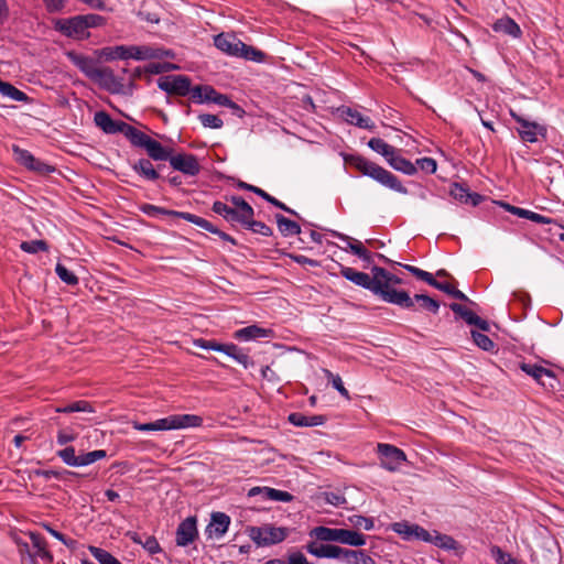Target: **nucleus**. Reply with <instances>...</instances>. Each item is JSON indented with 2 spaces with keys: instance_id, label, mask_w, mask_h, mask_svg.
Instances as JSON below:
<instances>
[{
  "instance_id": "nucleus-37",
  "label": "nucleus",
  "mask_w": 564,
  "mask_h": 564,
  "mask_svg": "<svg viewBox=\"0 0 564 564\" xmlns=\"http://www.w3.org/2000/svg\"><path fill=\"white\" fill-rule=\"evenodd\" d=\"M127 536H129L134 543L141 544L150 554H158L162 551L158 540L152 535L147 536L143 541L139 533L129 531L127 532Z\"/></svg>"
},
{
  "instance_id": "nucleus-46",
  "label": "nucleus",
  "mask_w": 564,
  "mask_h": 564,
  "mask_svg": "<svg viewBox=\"0 0 564 564\" xmlns=\"http://www.w3.org/2000/svg\"><path fill=\"white\" fill-rule=\"evenodd\" d=\"M230 202L234 205V208L238 210L242 219H247L249 221L250 218H253V208L242 197L231 196Z\"/></svg>"
},
{
  "instance_id": "nucleus-22",
  "label": "nucleus",
  "mask_w": 564,
  "mask_h": 564,
  "mask_svg": "<svg viewBox=\"0 0 564 564\" xmlns=\"http://www.w3.org/2000/svg\"><path fill=\"white\" fill-rule=\"evenodd\" d=\"M426 542L432 543L445 551H453L456 554L464 553V547L454 538L440 533L438 531H433L431 533V540H427Z\"/></svg>"
},
{
  "instance_id": "nucleus-29",
  "label": "nucleus",
  "mask_w": 564,
  "mask_h": 564,
  "mask_svg": "<svg viewBox=\"0 0 564 564\" xmlns=\"http://www.w3.org/2000/svg\"><path fill=\"white\" fill-rule=\"evenodd\" d=\"M122 134L129 139L132 145L142 148L147 150L148 145L150 144L152 138H150L147 133L135 129L134 127L130 124L124 126V130Z\"/></svg>"
},
{
  "instance_id": "nucleus-19",
  "label": "nucleus",
  "mask_w": 564,
  "mask_h": 564,
  "mask_svg": "<svg viewBox=\"0 0 564 564\" xmlns=\"http://www.w3.org/2000/svg\"><path fill=\"white\" fill-rule=\"evenodd\" d=\"M338 111L341 118H344L345 121H347L350 124L370 131H372L376 128L375 123L371 121L370 118L364 117L359 111L350 107H340Z\"/></svg>"
},
{
  "instance_id": "nucleus-16",
  "label": "nucleus",
  "mask_w": 564,
  "mask_h": 564,
  "mask_svg": "<svg viewBox=\"0 0 564 564\" xmlns=\"http://www.w3.org/2000/svg\"><path fill=\"white\" fill-rule=\"evenodd\" d=\"M196 523L195 517H188L178 524L176 530V544L178 546H187L197 538Z\"/></svg>"
},
{
  "instance_id": "nucleus-15",
  "label": "nucleus",
  "mask_w": 564,
  "mask_h": 564,
  "mask_svg": "<svg viewBox=\"0 0 564 564\" xmlns=\"http://www.w3.org/2000/svg\"><path fill=\"white\" fill-rule=\"evenodd\" d=\"M230 525V517L224 512H213L210 522L206 527L205 534L208 539L223 538Z\"/></svg>"
},
{
  "instance_id": "nucleus-5",
  "label": "nucleus",
  "mask_w": 564,
  "mask_h": 564,
  "mask_svg": "<svg viewBox=\"0 0 564 564\" xmlns=\"http://www.w3.org/2000/svg\"><path fill=\"white\" fill-rule=\"evenodd\" d=\"M56 455L68 466L83 467L105 458L107 453L104 449H96L88 453H79L77 455L73 446H67L57 451Z\"/></svg>"
},
{
  "instance_id": "nucleus-49",
  "label": "nucleus",
  "mask_w": 564,
  "mask_h": 564,
  "mask_svg": "<svg viewBox=\"0 0 564 564\" xmlns=\"http://www.w3.org/2000/svg\"><path fill=\"white\" fill-rule=\"evenodd\" d=\"M413 299V303L414 302H420L421 303V306L426 310V311H430L434 314H436L438 312V308H440V303L430 297L429 295H425V294H415Z\"/></svg>"
},
{
  "instance_id": "nucleus-63",
  "label": "nucleus",
  "mask_w": 564,
  "mask_h": 564,
  "mask_svg": "<svg viewBox=\"0 0 564 564\" xmlns=\"http://www.w3.org/2000/svg\"><path fill=\"white\" fill-rule=\"evenodd\" d=\"M86 25V29L101 26L106 23V19L99 14H84L82 15Z\"/></svg>"
},
{
  "instance_id": "nucleus-35",
  "label": "nucleus",
  "mask_w": 564,
  "mask_h": 564,
  "mask_svg": "<svg viewBox=\"0 0 564 564\" xmlns=\"http://www.w3.org/2000/svg\"><path fill=\"white\" fill-rule=\"evenodd\" d=\"M339 543L347 544L350 546H362L366 544V538L364 534L348 529H339L338 541Z\"/></svg>"
},
{
  "instance_id": "nucleus-14",
  "label": "nucleus",
  "mask_w": 564,
  "mask_h": 564,
  "mask_svg": "<svg viewBox=\"0 0 564 564\" xmlns=\"http://www.w3.org/2000/svg\"><path fill=\"white\" fill-rule=\"evenodd\" d=\"M520 369L527 375L531 376L538 383L542 384L543 387L554 388L556 377L553 371L541 366L527 362L520 364Z\"/></svg>"
},
{
  "instance_id": "nucleus-62",
  "label": "nucleus",
  "mask_w": 564,
  "mask_h": 564,
  "mask_svg": "<svg viewBox=\"0 0 564 564\" xmlns=\"http://www.w3.org/2000/svg\"><path fill=\"white\" fill-rule=\"evenodd\" d=\"M490 554L498 564H509L513 558L509 553L503 552L497 545L491 546Z\"/></svg>"
},
{
  "instance_id": "nucleus-57",
  "label": "nucleus",
  "mask_w": 564,
  "mask_h": 564,
  "mask_svg": "<svg viewBox=\"0 0 564 564\" xmlns=\"http://www.w3.org/2000/svg\"><path fill=\"white\" fill-rule=\"evenodd\" d=\"M471 337L474 339V343L481 349L489 351L494 348V341L485 334L471 330Z\"/></svg>"
},
{
  "instance_id": "nucleus-64",
  "label": "nucleus",
  "mask_w": 564,
  "mask_h": 564,
  "mask_svg": "<svg viewBox=\"0 0 564 564\" xmlns=\"http://www.w3.org/2000/svg\"><path fill=\"white\" fill-rule=\"evenodd\" d=\"M349 520L355 528H364L367 531L373 529V520L370 518L354 516Z\"/></svg>"
},
{
  "instance_id": "nucleus-47",
  "label": "nucleus",
  "mask_w": 564,
  "mask_h": 564,
  "mask_svg": "<svg viewBox=\"0 0 564 564\" xmlns=\"http://www.w3.org/2000/svg\"><path fill=\"white\" fill-rule=\"evenodd\" d=\"M348 564H377L376 561L364 551L347 550L344 560Z\"/></svg>"
},
{
  "instance_id": "nucleus-38",
  "label": "nucleus",
  "mask_w": 564,
  "mask_h": 564,
  "mask_svg": "<svg viewBox=\"0 0 564 564\" xmlns=\"http://www.w3.org/2000/svg\"><path fill=\"white\" fill-rule=\"evenodd\" d=\"M275 220L280 232L284 237L295 236L301 234V227L297 223L284 217L281 214L275 215Z\"/></svg>"
},
{
  "instance_id": "nucleus-51",
  "label": "nucleus",
  "mask_w": 564,
  "mask_h": 564,
  "mask_svg": "<svg viewBox=\"0 0 564 564\" xmlns=\"http://www.w3.org/2000/svg\"><path fill=\"white\" fill-rule=\"evenodd\" d=\"M214 104L231 108L238 117H242L245 111L236 102H234L228 96L217 93Z\"/></svg>"
},
{
  "instance_id": "nucleus-32",
  "label": "nucleus",
  "mask_w": 564,
  "mask_h": 564,
  "mask_svg": "<svg viewBox=\"0 0 564 564\" xmlns=\"http://www.w3.org/2000/svg\"><path fill=\"white\" fill-rule=\"evenodd\" d=\"M326 421L324 415H305L294 412L289 415V422L295 426H317L323 425Z\"/></svg>"
},
{
  "instance_id": "nucleus-31",
  "label": "nucleus",
  "mask_w": 564,
  "mask_h": 564,
  "mask_svg": "<svg viewBox=\"0 0 564 564\" xmlns=\"http://www.w3.org/2000/svg\"><path fill=\"white\" fill-rule=\"evenodd\" d=\"M212 209L215 214L223 216L227 221L238 223L241 225H243V223L248 221L247 219H242V217L240 216L238 210H236L234 207H230L223 202H219V200L215 202L213 204Z\"/></svg>"
},
{
  "instance_id": "nucleus-58",
  "label": "nucleus",
  "mask_w": 564,
  "mask_h": 564,
  "mask_svg": "<svg viewBox=\"0 0 564 564\" xmlns=\"http://www.w3.org/2000/svg\"><path fill=\"white\" fill-rule=\"evenodd\" d=\"M265 499L289 502L293 499V496L288 491H282L268 487L265 488Z\"/></svg>"
},
{
  "instance_id": "nucleus-52",
  "label": "nucleus",
  "mask_w": 564,
  "mask_h": 564,
  "mask_svg": "<svg viewBox=\"0 0 564 564\" xmlns=\"http://www.w3.org/2000/svg\"><path fill=\"white\" fill-rule=\"evenodd\" d=\"M55 272L57 276L68 285H76L78 283V278L61 263L56 264Z\"/></svg>"
},
{
  "instance_id": "nucleus-13",
  "label": "nucleus",
  "mask_w": 564,
  "mask_h": 564,
  "mask_svg": "<svg viewBox=\"0 0 564 564\" xmlns=\"http://www.w3.org/2000/svg\"><path fill=\"white\" fill-rule=\"evenodd\" d=\"M55 29L68 37H82L86 34V25L82 15L57 20Z\"/></svg>"
},
{
  "instance_id": "nucleus-53",
  "label": "nucleus",
  "mask_w": 564,
  "mask_h": 564,
  "mask_svg": "<svg viewBox=\"0 0 564 564\" xmlns=\"http://www.w3.org/2000/svg\"><path fill=\"white\" fill-rule=\"evenodd\" d=\"M326 378L332 383V386L346 399H350L348 390L344 387L341 378L338 375H334L329 370H324Z\"/></svg>"
},
{
  "instance_id": "nucleus-28",
  "label": "nucleus",
  "mask_w": 564,
  "mask_h": 564,
  "mask_svg": "<svg viewBox=\"0 0 564 564\" xmlns=\"http://www.w3.org/2000/svg\"><path fill=\"white\" fill-rule=\"evenodd\" d=\"M492 30L497 33H502L506 35H510L514 39H518L521 36L522 32L520 26L509 17H503L501 19H498L492 24Z\"/></svg>"
},
{
  "instance_id": "nucleus-11",
  "label": "nucleus",
  "mask_w": 564,
  "mask_h": 564,
  "mask_svg": "<svg viewBox=\"0 0 564 564\" xmlns=\"http://www.w3.org/2000/svg\"><path fill=\"white\" fill-rule=\"evenodd\" d=\"M347 550L348 549L333 544H324L318 541H312L306 545V551L316 557L339 558L343 561L345 560Z\"/></svg>"
},
{
  "instance_id": "nucleus-48",
  "label": "nucleus",
  "mask_w": 564,
  "mask_h": 564,
  "mask_svg": "<svg viewBox=\"0 0 564 564\" xmlns=\"http://www.w3.org/2000/svg\"><path fill=\"white\" fill-rule=\"evenodd\" d=\"M88 550L99 564H121L112 554L101 547L90 545Z\"/></svg>"
},
{
  "instance_id": "nucleus-4",
  "label": "nucleus",
  "mask_w": 564,
  "mask_h": 564,
  "mask_svg": "<svg viewBox=\"0 0 564 564\" xmlns=\"http://www.w3.org/2000/svg\"><path fill=\"white\" fill-rule=\"evenodd\" d=\"M250 539L258 546H269L284 541L289 534V530L283 527H273L264 524L261 527H250L248 529Z\"/></svg>"
},
{
  "instance_id": "nucleus-50",
  "label": "nucleus",
  "mask_w": 564,
  "mask_h": 564,
  "mask_svg": "<svg viewBox=\"0 0 564 564\" xmlns=\"http://www.w3.org/2000/svg\"><path fill=\"white\" fill-rule=\"evenodd\" d=\"M403 268L410 273H412L415 278L426 282L431 286H433L436 282V279L427 271H424L411 264H404Z\"/></svg>"
},
{
  "instance_id": "nucleus-25",
  "label": "nucleus",
  "mask_w": 564,
  "mask_h": 564,
  "mask_svg": "<svg viewBox=\"0 0 564 564\" xmlns=\"http://www.w3.org/2000/svg\"><path fill=\"white\" fill-rule=\"evenodd\" d=\"M170 430L197 427L203 424V419L194 414H174L167 416Z\"/></svg>"
},
{
  "instance_id": "nucleus-54",
  "label": "nucleus",
  "mask_w": 564,
  "mask_h": 564,
  "mask_svg": "<svg viewBox=\"0 0 564 564\" xmlns=\"http://www.w3.org/2000/svg\"><path fill=\"white\" fill-rule=\"evenodd\" d=\"M242 226H245L246 228L252 230L254 234H260V235L265 236V237L272 235V229L269 226H267L262 221L253 220V218H250L249 221L243 223Z\"/></svg>"
},
{
  "instance_id": "nucleus-6",
  "label": "nucleus",
  "mask_w": 564,
  "mask_h": 564,
  "mask_svg": "<svg viewBox=\"0 0 564 564\" xmlns=\"http://www.w3.org/2000/svg\"><path fill=\"white\" fill-rule=\"evenodd\" d=\"M377 449L381 467L389 471L398 470L406 460L404 452L393 445L379 443Z\"/></svg>"
},
{
  "instance_id": "nucleus-1",
  "label": "nucleus",
  "mask_w": 564,
  "mask_h": 564,
  "mask_svg": "<svg viewBox=\"0 0 564 564\" xmlns=\"http://www.w3.org/2000/svg\"><path fill=\"white\" fill-rule=\"evenodd\" d=\"M372 271L377 272V280L380 289V291H377L378 296H380L384 302L395 304L403 308L413 307V299L408 292L398 291L392 288V285H398L403 282L401 278L380 267H373Z\"/></svg>"
},
{
  "instance_id": "nucleus-8",
  "label": "nucleus",
  "mask_w": 564,
  "mask_h": 564,
  "mask_svg": "<svg viewBox=\"0 0 564 564\" xmlns=\"http://www.w3.org/2000/svg\"><path fill=\"white\" fill-rule=\"evenodd\" d=\"M158 86L167 94L186 96L191 90V80L183 75L163 76L158 80Z\"/></svg>"
},
{
  "instance_id": "nucleus-39",
  "label": "nucleus",
  "mask_w": 564,
  "mask_h": 564,
  "mask_svg": "<svg viewBox=\"0 0 564 564\" xmlns=\"http://www.w3.org/2000/svg\"><path fill=\"white\" fill-rule=\"evenodd\" d=\"M339 529H332L326 527L314 528L310 535L315 538L318 542H337Z\"/></svg>"
},
{
  "instance_id": "nucleus-7",
  "label": "nucleus",
  "mask_w": 564,
  "mask_h": 564,
  "mask_svg": "<svg viewBox=\"0 0 564 564\" xmlns=\"http://www.w3.org/2000/svg\"><path fill=\"white\" fill-rule=\"evenodd\" d=\"M371 272L372 276H370L368 273L356 271L349 267H340V274L345 279L358 286L371 291L375 295H377V291H380L377 280V272L372 270Z\"/></svg>"
},
{
  "instance_id": "nucleus-43",
  "label": "nucleus",
  "mask_w": 564,
  "mask_h": 564,
  "mask_svg": "<svg viewBox=\"0 0 564 564\" xmlns=\"http://www.w3.org/2000/svg\"><path fill=\"white\" fill-rule=\"evenodd\" d=\"M224 354L227 356L234 358L237 362L241 364L245 368H248L249 366L253 365V362L250 360L249 356L243 352L241 348L234 344L226 345Z\"/></svg>"
},
{
  "instance_id": "nucleus-40",
  "label": "nucleus",
  "mask_w": 564,
  "mask_h": 564,
  "mask_svg": "<svg viewBox=\"0 0 564 564\" xmlns=\"http://www.w3.org/2000/svg\"><path fill=\"white\" fill-rule=\"evenodd\" d=\"M132 426L134 430L141 432H154V431H170L169 419L163 417L150 423H139L132 422Z\"/></svg>"
},
{
  "instance_id": "nucleus-55",
  "label": "nucleus",
  "mask_w": 564,
  "mask_h": 564,
  "mask_svg": "<svg viewBox=\"0 0 564 564\" xmlns=\"http://www.w3.org/2000/svg\"><path fill=\"white\" fill-rule=\"evenodd\" d=\"M20 248L28 253H37L39 251H46L47 250V243L44 240H31V241H23L20 245Z\"/></svg>"
},
{
  "instance_id": "nucleus-30",
  "label": "nucleus",
  "mask_w": 564,
  "mask_h": 564,
  "mask_svg": "<svg viewBox=\"0 0 564 564\" xmlns=\"http://www.w3.org/2000/svg\"><path fill=\"white\" fill-rule=\"evenodd\" d=\"M387 162L392 169L406 175H414L416 173V165L408 159L401 156L399 154V150H395Z\"/></svg>"
},
{
  "instance_id": "nucleus-12",
  "label": "nucleus",
  "mask_w": 564,
  "mask_h": 564,
  "mask_svg": "<svg viewBox=\"0 0 564 564\" xmlns=\"http://www.w3.org/2000/svg\"><path fill=\"white\" fill-rule=\"evenodd\" d=\"M91 80L111 94H119L123 89L122 82L115 76L112 69L109 67L99 66Z\"/></svg>"
},
{
  "instance_id": "nucleus-44",
  "label": "nucleus",
  "mask_w": 564,
  "mask_h": 564,
  "mask_svg": "<svg viewBox=\"0 0 564 564\" xmlns=\"http://www.w3.org/2000/svg\"><path fill=\"white\" fill-rule=\"evenodd\" d=\"M30 539L33 544V547L36 549L34 556H39L42 560L51 562L53 556L46 550V542L43 536L37 533H30Z\"/></svg>"
},
{
  "instance_id": "nucleus-17",
  "label": "nucleus",
  "mask_w": 564,
  "mask_h": 564,
  "mask_svg": "<svg viewBox=\"0 0 564 564\" xmlns=\"http://www.w3.org/2000/svg\"><path fill=\"white\" fill-rule=\"evenodd\" d=\"M214 44L221 52L232 56H238L239 51L243 47V43L230 33H220L216 35Z\"/></svg>"
},
{
  "instance_id": "nucleus-56",
  "label": "nucleus",
  "mask_w": 564,
  "mask_h": 564,
  "mask_svg": "<svg viewBox=\"0 0 564 564\" xmlns=\"http://www.w3.org/2000/svg\"><path fill=\"white\" fill-rule=\"evenodd\" d=\"M238 56H242L249 61L262 62L264 58V53L243 43V47H241V51H239Z\"/></svg>"
},
{
  "instance_id": "nucleus-24",
  "label": "nucleus",
  "mask_w": 564,
  "mask_h": 564,
  "mask_svg": "<svg viewBox=\"0 0 564 564\" xmlns=\"http://www.w3.org/2000/svg\"><path fill=\"white\" fill-rule=\"evenodd\" d=\"M238 187L241 188V189L250 191V192L257 194L258 196H260L261 198H263L268 203H270L273 206L284 210L285 213H288L290 215H294L296 217H300L299 214L295 210H293L292 208L288 207L284 203L278 200L275 197L269 195L267 192H264L263 189H261V188H259L257 186H253V185H250L248 183H245V182L240 181L238 183Z\"/></svg>"
},
{
  "instance_id": "nucleus-20",
  "label": "nucleus",
  "mask_w": 564,
  "mask_h": 564,
  "mask_svg": "<svg viewBox=\"0 0 564 564\" xmlns=\"http://www.w3.org/2000/svg\"><path fill=\"white\" fill-rule=\"evenodd\" d=\"M514 118H516L517 122L520 124L519 133L523 141L536 142L539 134L544 135L545 129L542 126H540L535 122H530L521 117L514 116Z\"/></svg>"
},
{
  "instance_id": "nucleus-26",
  "label": "nucleus",
  "mask_w": 564,
  "mask_h": 564,
  "mask_svg": "<svg viewBox=\"0 0 564 564\" xmlns=\"http://www.w3.org/2000/svg\"><path fill=\"white\" fill-rule=\"evenodd\" d=\"M449 193L454 199L464 204H470L471 206H477L482 200L481 195L477 193H470L468 188L458 183L453 184Z\"/></svg>"
},
{
  "instance_id": "nucleus-59",
  "label": "nucleus",
  "mask_w": 564,
  "mask_h": 564,
  "mask_svg": "<svg viewBox=\"0 0 564 564\" xmlns=\"http://www.w3.org/2000/svg\"><path fill=\"white\" fill-rule=\"evenodd\" d=\"M199 121L205 128L219 129L223 127V120L216 116L210 113H203L199 116Z\"/></svg>"
},
{
  "instance_id": "nucleus-3",
  "label": "nucleus",
  "mask_w": 564,
  "mask_h": 564,
  "mask_svg": "<svg viewBox=\"0 0 564 564\" xmlns=\"http://www.w3.org/2000/svg\"><path fill=\"white\" fill-rule=\"evenodd\" d=\"M348 162L354 165L364 175L369 176L380 183L381 185L393 189L401 194H406L408 189L402 185L395 175L382 166L360 156L352 155Z\"/></svg>"
},
{
  "instance_id": "nucleus-34",
  "label": "nucleus",
  "mask_w": 564,
  "mask_h": 564,
  "mask_svg": "<svg viewBox=\"0 0 564 564\" xmlns=\"http://www.w3.org/2000/svg\"><path fill=\"white\" fill-rule=\"evenodd\" d=\"M271 334V330L259 327L257 325H251L243 327L241 329H238L235 333V337L240 340H252L258 339L262 337H268Z\"/></svg>"
},
{
  "instance_id": "nucleus-2",
  "label": "nucleus",
  "mask_w": 564,
  "mask_h": 564,
  "mask_svg": "<svg viewBox=\"0 0 564 564\" xmlns=\"http://www.w3.org/2000/svg\"><path fill=\"white\" fill-rule=\"evenodd\" d=\"M100 56L106 61L113 59H128L133 58L137 61H144L151 58H163V57H172L173 53L171 51L161 48V47H152V46H108L104 47L100 51Z\"/></svg>"
},
{
  "instance_id": "nucleus-45",
  "label": "nucleus",
  "mask_w": 564,
  "mask_h": 564,
  "mask_svg": "<svg viewBox=\"0 0 564 564\" xmlns=\"http://www.w3.org/2000/svg\"><path fill=\"white\" fill-rule=\"evenodd\" d=\"M368 147L373 150L375 152L381 154L382 156L388 159L393 154V152L397 150L392 145L388 144L386 141H383L380 138H372L368 142Z\"/></svg>"
},
{
  "instance_id": "nucleus-60",
  "label": "nucleus",
  "mask_w": 564,
  "mask_h": 564,
  "mask_svg": "<svg viewBox=\"0 0 564 564\" xmlns=\"http://www.w3.org/2000/svg\"><path fill=\"white\" fill-rule=\"evenodd\" d=\"M194 346L206 349V350H215L224 352L226 344H219L215 340H206L203 338H198L194 340Z\"/></svg>"
},
{
  "instance_id": "nucleus-27",
  "label": "nucleus",
  "mask_w": 564,
  "mask_h": 564,
  "mask_svg": "<svg viewBox=\"0 0 564 564\" xmlns=\"http://www.w3.org/2000/svg\"><path fill=\"white\" fill-rule=\"evenodd\" d=\"M183 219H185V220H187V221H189V223H192L212 234L218 235L223 240L228 241V242L232 243L234 246L237 245V241L231 236L219 230L217 227H215L212 223H209L205 218H202V217L193 214V215H187V216L183 215Z\"/></svg>"
},
{
  "instance_id": "nucleus-9",
  "label": "nucleus",
  "mask_w": 564,
  "mask_h": 564,
  "mask_svg": "<svg viewBox=\"0 0 564 564\" xmlns=\"http://www.w3.org/2000/svg\"><path fill=\"white\" fill-rule=\"evenodd\" d=\"M170 165L186 176H196L200 172L197 158L191 153H176L170 159Z\"/></svg>"
},
{
  "instance_id": "nucleus-61",
  "label": "nucleus",
  "mask_w": 564,
  "mask_h": 564,
  "mask_svg": "<svg viewBox=\"0 0 564 564\" xmlns=\"http://www.w3.org/2000/svg\"><path fill=\"white\" fill-rule=\"evenodd\" d=\"M414 164L416 165V171L420 169L429 174L435 173L437 167L436 161L432 158L417 159Z\"/></svg>"
},
{
  "instance_id": "nucleus-41",
  "label": "nucleus",
  "mask_w": 564,
  "mask_h": 564,
  "mask_svg": "<svg viewBox=\"0 0 564 564\" xmlns=\"http://www.w3.org/2000/svg\"><path fill=\"white\" fill-rule=\"evenodd\" d=\"M140 209L149 215V216H158V215H169V216H173V217H177V218H182L183 219V215L184 216H187V215H192L191 213H186V212H176V210H170V209H165V208H162V207H159V206H154V205H151V204H144L140 207Z\"/></svg>"
},
{
  "instance_id": "nucleus-18",
  "label": "nucleus",
  "mask_w": 564,
  "mask_h": 564,
  "mask_svg": "<svg viewBox=\"0 0 564 564\" xmlns=\"http://www.w3.org/2000/svg\"><path fill=\"white\" fill-rule=\"evenodd\" d=\"M94 122L108 134L122 133L127 124L123 121L113 120L106 111H97L94 116Z\"/></svg>"
},
{
  "instance_id": "nucleus-33",
  "label": "nucleus",
  "mask_w": 564,
  "mask_h": 564,
  "mask_svg": "<svg viewBox=\"0 0 564 564\" xmlns=\"http://www.w3.org/2000/svg\"><path fill=\"white\" fill-rule=\"evenodd\" d=\"M132 169L135 173L148 181H156L160 177L159 172L149 159H140L132 165Z\"/></svg>"
},
{
  "instance_id": "nucleus-42",
  "label": "nucleus",
  "mask_w": 564,
  "mask_h": 564,
  "mask_svg": "<svg viewBox=\"0 0 564 564\" xmlns=\"http://www.w3.org/2000/svg\"><path fill=\"white\" fill-rule=\"evenodd\" d=\"M0 93L2 96L10 98L14 101H28L29 97L22 90L18 89L8 82L0 79Z\"/></svg>"
},
{
  "instance_id": "nucleus-23",
  "label": "nucleus",
  "mask_w": 564,
  "mask_h": 564,
  "mask_svg": "<svg viewBox=\"0 0 564 564\" xmlns=\"http://www.w3.org/2000/svg\"><path fill=\"white\" fill-rule=\"evenodd\" d=\"M67 56L82 73H84L89 79H93L99 68V65L95 59L74 52H69Z\"/></svg>"
},
{
  "instance_id": "nucleus-10",
  "label": "nucleus",
  "mask_w": 564,
  "mask_h": 564,
  "mask_svg": "<svg viewBox=\"0 0 564 564\" xmlns=\"http://www.w3.org/2000/svg\"><path fill=\"white\" fill-rule=\"evenodd\" d=\"M393 532L399 534L405 541H424L431 540V532L406 521L395 522L391 525Z\"/></svg>"
},
{
  "instance_id": "nucleus-36",
  "label": "nucleus",
  "mask_w": 564,
  "mask_h": 564,
  "mask_svg": "<svg viewBox=\"0 0 564 564\" xmlns=\"http://www.w3.org/2000/svg\"><path fill=\"white\" fill-rule=\"evenodd\" d=\"M147 153L154 161H169L172 158V150L164 148L160 142L152 139L147 148Z\"/></svg>"
},
{
  "instance_id": "nucleus-21",
  "label": "nucleus",
  "mask_w": 564,
  "mask_h": 564,
  "mask_svg": "<svg viewBox=\"0 0 564 564\" xmlns=\"http://www.w3.org/2000/svg\"><path fill=\"white\" fill-rule=\"evenodd\" d=\"M332 236L347 242V248H343L344 250L349 249L354 254L358 256L361 260L370 263L372 261L371 253L362 246L359 240H355L347 235L340 234L338 231L332 230Z\"/></svg>"
}]
</instances>
